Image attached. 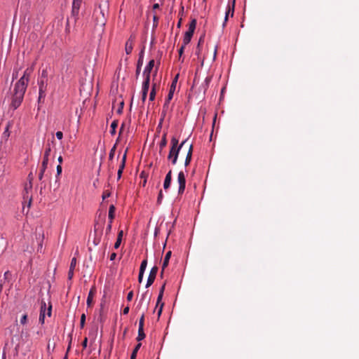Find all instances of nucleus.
I'll return each mask as SVG.
<instances>
[{
    "mask_svg": "<svg viewBox=\"0 0 359 359\" xmlns=\"http://www.w3.org/2000/svg\"><path fill=\"white\" fill-rule=\"evenodd\" d=\"M147 259H144L141 263L140 268V272L144 273V271L147 268Z\"/></svg>",
    "mask_w": 359,
    "mask_h": 359,
    "instance_id": "nucleus-32",
    "label": "nucleus"
},
{
    "mask_svg": "<svg viewBox=\"0 0 359 359\" xmlns=\"http://www.w3.org/2000/svg\"><path fill=\"white\" fill-rule=\"evenodd\" d=\"M165 283H164L161 286V287L160 288L159 294H158V298H157L156 307H158V305L160 304V303L161 302V300H162V298H163V292H164V290H165Z\"/></svg>",
    "mask_w": 359,
    "mask_h": 359,
    "instance_id": "nucleus-20",
    "label": "nucleus"
},
{
    "mask_svg": "<svg viewBox=\"0 0 359 359\" xmlns=\"http://www.w3.org/2000/svg\"><path fill=\"white\" fill-rule=\"evenodd\" d=\"M203 42H204L203 37H202V36L200 37L198 42L197 47H196V54L197 55H199V54L201 53V46L203 43Z\"/></svg>",
    "mask_w": 359,
    "mask_h": 359,
    "instance_id": "nucleus-29",
    "label": "nucleus"
},
{
    "mask_svg": "<svg viewBox=\"0 0 359 359\" xmlns=\"http://www.w3.org/2000/svg\"><path fill=\"white\" fill-rule=\"evenodd\" d=\"M162 198H163V192H162V190H161L158 193V198H157V203L158 204H161Z\"/></svg>",
    "mask_w": 359,
    "mask_h": 359,
    "instance_id": "nucleus-41",
    "label": "nucleus"
},
{
    "mask_svg": "<svg viewBox=\"0 0 359 359\" xmlns=\"http://www.w3.org/2000/svg\"><path fill=\"white\" fill-rule=\"evenodd\" d=\"M177 183L179 184L178 194L182 195L186 187V178L183 171H180L177 176Z\"/></svg>",
    "mask_w": 359,
    "mask_h": 359,
    "instance_id": "nucleus-8",
    "label": "nucleus"
},
{
    "mask_svg": "<svg viewBox=\"0 0 359 359\" xmlns=\"http://www.w3.org/2000/svg\"><path fill=\"white\" fill-rule=\"evenodd\" d=\"M126 154H127V150L126 151L125 154H123V156L122 157V160H121V164L119 165L118 170H123V169L125 168L126 156H127Z\"/></svg>",
    "mask_w": 359,
    "mask_h": 359,
    "instance_id": "nucleus-30",
    "label": "nucleus"
},
{
    "mask_svg": "<svg viewBox=\"0 0 359 359\" xmlns=\"http://www.w3.org/2000/svg\"><path fill=\"white\" fill-rule=\"evenodd\" d=\"M95 292H96V289H95V287L93 286L90 290L88 295V297H87L86 302H87L88 306H91V304L93 303V297L95 296Z\"/></svg>",
    "mask_w": 359,
    "mask_h": 359,
    "instance_id": "nucleus-16",
    "label": "nucleus"
},
{
    "mask_svg": "<svg viewBox=\"0 0 359 359\" xmlns=\"http://www.w3.org/2000/svg\"><path fill=\"white\" fill-rule=\"evenodd\" d=\"M177 79H178V74L175 77V79H173V81L172 82V84L170 86L168 95V96H167V97H166V99L165 100V103H164V104L163 106L162 116H163V118L165 116L167 111L168 110L169 103H170V100L173 97V94H174V92H175V88H176V85H177Z\"/></svg>",
    "mask_w": 359,
    "mask_h": 359,
    "instance_id": "nucleus-3",
    "label": "nucleus"
},
{
    "mask_svg": "<svg viewBox=\"0 0 359 359\" xmlns=\"http://www.w3.org/2000/svg\"><path fill=\"white\" fill-rule=\"evenodd\" d=\"M159 8V5H158V4H154V6H153V8H154V9H157V8Z\"/></svg>",
    "mask_w": 359,
    "mask_h": 359,
    "instance_id": "nucleus-64",
    "label": "nucleus"
},
{
    "mask_svg": "<svg viewBox=\"0 0 359 359\" xmlns=\"http://www.w3.org/2000/svg\"><path fill=\"white\" fill-rule=\"evenodd\" d=\"M234 7H235V2H234V1H233L232 6H228V9H227V11L226 12V15H225L224 26L225 25L226 22L228 20L229 16H230V15H231V16L233 17V13H234Z\"/></svg>",
    "mask_w": 359,
    "mask_h": 359,
    "instance_id": "nucleus-17",
    "label": "nucleus"
},
{
    "mask_svg": "<svg viewBox=\"0 0 359 359\" xmlns=\"http://www.w3.org/2000/svg\"><path fill=\"white\" fill-rule=\"evenodd\" d=\"M82 0H73L72 7L80 9Z\"/></svg>",
    "mask_w": 359,
    "mask_h": 359,
    "instance_id": "nucleus-33",
    "label": "nucleus"
},
{
    "mask_svg": "<svg viewBox=\"0 0 359 359\" xmlns=\"http://www.w3.org/2000/svg\"><path fill=\"white\" fill-rule=\"evenodd\" d=\"M143 276H144V272H139V276H138L139 283H142V279H143Z\"/></svg>",
    "mask_w": 359,
    "mask_h": 359,
    "instance_id": "nucleus-54",
    "label": "nucleus"
},
{
    "mask_svg": "<svg viewBox=\"0 0 359 359\" xmlns=\"http://www.w3.org/2000/svg\"><path fill=\"white\" fill-rule=\"evenodd\" d=\"M123 106H124V102H123V101H122V102H120V104H119V107H118V109H117V113H118V114H122V112H123Z\"/></svg>",
    "mask_w": 359,
    "mask_h": 359,
    "instance_id": "nucleus-39",
    "label": "nucleus"
},
{
    "mask_svg": "<svg viewBox=\"0 0 359 359\" xmlns=\"http://www.w3.org/2000/svg\"><path fill=\"white\" fill-rule=\"evenodd\" d=\"M55 135L58 140H62L63 137V133L61 131H57Z\"/></svg>",
    "mask_w": 359,
    "mask_h": 359,
    "instance_id": "nucleus-47",
    "label": "nucleus"
},
{
    "mask_svg": "<svg viewBox=\"0 0 359 359\" xmlns=\"http://www.w3.org/2000/svg\"><path fill=\"white\" fill-rule=\"evenodd\" d=\"M149 84H150V79H144L142 83V93H148L149 88Z\"/></svg>",
    "mask_w": 359,
    "mask_h": 359,
    "instance_id": "nucleus-21",
    "label": "nucleus"
},
{
    "mask_svg": "<svg viewBox=\"0 0 359 359\" xmlns=\"http://www.w3.org/2000/svg\"><path fill=\"white\" fill-rule=\"evenodd\" d=\"M62 160H63V159H62V157L61 156H60L58 157V158H57V161H58V162L60 163V164H59V165H60V164L62 163Z\"/></svg>",
    "mask_w": 359,
    "mask_h": 359,
    "instance_id": "nucleus-63",
    "label": "nucleus"
},
{
    "mask_svg": "<svg viewBox=\"0 0 359 359\" xmlns=\"http://www.w3.org/2000/svg\"><path fill=\"white\" fill-rule=\"evenodd\" d=\"M31 174L29 175V183H27L25 185L24 191H23V198L25 201H28V208L30 207L32 201V196L30 195V192L32 189V179L30 177Z\"/></svg>",
    "mask_w": 359,
    "mask_h": 359,
    "instance_id": "nucleus-7",
    "label": "nucleus"
},
{
    "mask_svg": "<svg viewBox=\"0 0 359 359\" xmlns=\"http://www.w3.org/2000/svg\"><path fill=\"white\" fill-rule=\"evenodd\" d=\"M111 224H112V223H110V221H109V224L106 228V234H108L110 233V231L111 230Z\"/></svg>",
    "mask_w": 359,
    "mask_h": 359,
    "instance_id": "nucleus-44",
    "label": "nucleus"
},
{
    "mask_svg": "<svg viewBox=\"0 0 359 359\" xmlns=\"http://www.w3.org/2000/svg\"><path fill=\"white\" fill-rule=\"evenodd\" d=\"M94 15H95L97 25L102 27L105 25L106 20L102 10H95L94 12Z\"/></svg>",
    "mask_w": 359,
    "mask_h": 359,
    "instance_id": "nucleus-10",
    "label": "nucleus"
},
{
    "mask_svg": "<svg viewBox=\"0 0 359 359\" xmlns=\"http://www.w3.org/2000/svg\"><path fill=\"white\" fill-rule=\"evenodd\" d=\"M73 276H74V269H69V272H68V278L69 280H71L73 278Z\"/></svg>",
    "mask_w": 359,
    "mask_h": 359,
    "instance_id": "nucleus-48",
    "label": "nucleus"
},
{
    "mask_svg": "<svg viewBox=\"0 0 359 359\" xmlns=\"http://www.w3.org/2000/svg\"><path fill=\"white\" fill-rule=\"evenodd\" d=\"M121 239H117L116 238V243H114V248L115 249H118L119 247H120V245L121 243Z\"/></svg>",
    "mask_w": 359,
    "mask_h": 359,
    "instance_id": "nucleus-43",
    "label": "nucleus"
},
{
    "mask_svg": "<svg viewBox=\"0 0 359 359\" xmlns=\"http://www.w3.org/2000/svg\"><path fill=\"white\" fill-rule=\"evenodd\" d=\"M133 297V291H130L128 293V295H127V300L130 302L132 300Z\"/></svg>",
    "mask_w": 359,
    "mask_h": 359,
    "instance_id": "nucleus-45",
    "label": "nucleus"
},
{
    "mask_svg": "<svg viewBox=\"0 0 359 359\" xmlns=\"http://www.w3.org/2000/svg\"><path fill=\"white\" fill-rule=\"evenodd\" d=\"M46 311V303L44 301H42L41 304L40 313H43L45 316Z\"/></svg>",
    "mask_w": 359,
    "mask_h": 359,
    "instance_id": "nucleus-34",
    "label": "nucleus"
},
{
    "mask_svg": "<svg viewBox=\"0 0 359 359\" xmlns=\"http://www.w3.org/2000/svg\"><path fill=\"white\" fill-rule=\"evenodd\" d=\"M11 275V272L9 271H7L4 273V278L7 279Z\"/></svg>",
    "mask_w": 359,
    "mask_h": 359,
    "instance_id": "nucleus-60",
    "label": "nucleus"
},
{
    "mask_svg": "<svg viewBox=\"0 0 359 359\" xmlns=\"http://www.w3.org/2000/svg\"><path fill=\"white\" fill-rule=\"evenodd\" d=\"M31 72H32V69H27L25 71L23 76L19 79L18 81H17V83L15 84L16 85H19V84L24 85V87L27 88L28 83H29Z\"/></svg>",
    "mask_w": 359,
    "mask_h": 359,
    "instance_id": "nucleus-9",
    "label": "nucleus"
},
{
    "mask_svg": "<svg viewBox=\"0 0 359 359\" xmlns=\"http://www.w3.org/2000/svg\"><path fill=\"white\" fill-rule=\"evenodd\" d=\"M44 320H45L44 314L43 313H40L39 318V323H41V324H43L44 323Z\"/></svg>",
    "mask_w": 359,
    "mask_h": 359,
    "instance_id": "nucleus-42",
    "label": "nucleus"
},
{
    "mask_svg": "<svg viewBox=\"0 0 359 359\" xmlns=\"http://www.w3.org/2000/svg\"><path fill=\"white\" fill-rule=\"evenodd\" d=\"M141 346H142V344H141V343H138V344L135 346V348H134V350H133V351L132 352V354H131V355H130V359H136L137 353V352H138L139 349L140 348Z\"/></svg>",
    "mask_w": 359,
    "mask_h": 359,
    "instance_id": "nucleus-25",
    "label": "nucleus"
},
{
    "mask_svg": "<svg viewBox=\"0 0 359 359\" xmlns=\"http://www.w3.org/2000/svg\"><path fill=\"white\" fill-rule=\"evenodd\" d=\"M122 173H123V170H118V172H117V178H118V180H119L121 177Z\"/></svg>",
    "mask_w": 359,
    "mask_h": 359,
    "instance_id": "nucleus-61",
    "label": "nucleus"
},
{
    "mask_svg": "<svg viewBox=\"0 0 359 359\" xmlns=\"http://www.w3.org/2000/svg\"><path fill=\"white\" fill-rule=\"evenodd\" d=\"M133 48V40L132 37L130 36L128 40L126 43L125 46V50L127 55H129L131 53Z\"/></svg>",
    "mask_w": 359,
    "mask_h": 359,
    "instance_id": "nucleus-18",
    "label": "nucleus"
},
{
    "mask_svg": "<svg viewBox=\"0 0 359 359\" xmlns=\"http://www.w3.org/2000/svg\"><path fill=\"white\" fill-rule=\"evenodd\" d=\"M185 149L187 150V155H186L184 165L187 167L189 165V163L191 161L193 149H194L192 143L189 142L187 146L186 147Z\"/></svg>",
    "mask_w": 359,
    "mask_h": 359,
    "instance_id": "nucleus-13",
    "label": "nucleus"
},
{
    "mask_svg": "<svg viewBox=\"0 0 359 359\" xmlns=\"http://www.w3.org/2000/svg\"><path fill=\"white\" fill-rule=\"evenodd\" d=\"M146 335L144 332V328H138V335L137 337V340L140 341L145 338Z\"/></svg>",
    "mask_w": 359,
    "mask_h": 359,
    "instance_id": "nucleus-26",
    "label": "nucleus"
},
{
    "mask_svg": "<svg viewBox=\"0 0 359 359\" xmlns=\"http://www.w3.org/2000/svg\"><path fill=\"white\" fill-rule=\"evenodd\" d=\"M167 144V140H166V137H165V135H163V137H162L161 140V142L159 144V147H160V149H163Z\"/></svg>",
    "mask_w": 359,
    "mask_h": 359,
    "instance_id": "nucleus-31",
    "label": "nucleus"
},
{
    "mask_svg": "<svg viewBox=\"0 0 359 359\" xmlns=\"http://www.w3.org/2000/svg\"><path fill=\"white\" fill-rule=\"evenodd\" d=\"M171 251H168L167 252V253L165 254V256L164 257V259H163V271L165 270V269L168 266V264H169V260H170V258L171 257Z\"/></svg>",
    "mask_w": 359,
    "mask_h": 359,
    "instance_id": "nucleus-19",
    "label": "nucleus"
},
{
    "mask_svg": "<svg viewBox=\"0 0 359 359\" xmlns=\"http://www.w3.org/2000/svg\"><path fill=\"white\" fill-rule=\"evenodd\" d=\"M76 265V257H73L71 260L69 269L74 270Z\"/></svg>",
    "mask_w": 359,
    "mask_h": 359,
    "instance_id": "nucleus-37",
    "label": "nucleus"
},
{
    "mask_svg": "<svg viewBox=\"0 0 359 359\" xmlns=\"http://www.w3.org/2000/svg\"><path fill=\"white\" fill-rule=\"evenodd\" d=\"M27 322V314H24L22 317H21V319H20V323L22 325H25Z\"/></svg>",
    "mask_w": 359,
    "mask_h": 359,
    "instance_id": "nucleus-38",
    "label": "nucleus"
},
{
    "mask_svg": "<svg viewBox=\"0 0 359 359\" xmlns=\"http://www.w3.org/2000/svg\"><path fill=\"white\" fill-rule=\"evenodd\" d=\"M161 305H160V307L158 309V317L159 318L161 315V313H162V311H163V305L164 304L163 303H160Z\"/></svg>",
    "mask_w": 359,
    "mask_h": 359,
    "instance_id": "nucleus-46",
    "label": "nucleus"
},
{
    "mask_svg": "<svg viewBox=\"0 0 359 359\" xmlns=\"http://www.w3.org/2000/svg\"><path fill=\"white\" fill-rule=\"evenodd\" d=\"M51 314H52V305L50 303H49V306L47 309V312H46V315L48 316V317H50L51 316Z\"/></svg>",
    "mask_w": 359,
    "mask_h": 359,
    "instance_id": "nucleus-40",
    "label": "nucleus"
},
{
    "mask_svg": "<svg viewBox=\"0 0 359 359\" xmlns=\"http://www.w3.org/2000/svg\"><path fill=\"white\" fill-rule=\"evenodd\" d=\"M156 83H153L152 88H151V90L149 94V100L150 101H154L155 99V96H156Z\"/></svg>",
    "mask_w": 359,
    "mask_h": 359,
    "instance_id": "nucleus-24",
    "label": "nucleus"
},
{
    "mask_svg": "<svg viewBox=\"0 0 359 359\" xmlns=\"http://www.w3.org/2000/svg\"><path fill=\"white\" fill-rule=\"evenodd\" d=\"M147 93H142V101L143 102H145L146 99H147Z\"/></svg>",
    "mask_w": 359,
    "mask_h": 359,
    "instance_id": "nucleus-59",
    "label": "nucleus"
},
{
    "mask_svg": "<svg viewBox=\"0 0 359 359\" xmlns=\"http://www.w3.org/2000/svg\"><path fill=\"white\" fill-rule=\"evenodd\" d=\"M115 151H116V144L110 150L109 155V160H111L114 158V154H115Z\"/></svg>",
    "mask_w": 359,
    "mask_h": 359,
    "instance_id": "nucleus-36",
    "label": "nucleus"
},
{
    "mask_svg": "<svg viewBox=\"0 0 359 359\" xmlns=\"http://www.w3.org/2000/svg\"><path fill=\"white\" fill-rule=\"evenodd\" d=\"M114 213H115V206L114 205H111L109 208V220L110 223L113 222V219H114Z\"/></svg>",
    "mask_w": 359,
    "mask_h": 359,
    "instance_id": "nucleus-23",
    "label": "nucleus"
},
{
    "mask_svg": "<svg viewBox=\"0 0 359 359\" xmlns=\"http://www.w3.org/2000/svg\"><path fill=\"white\" fill-rule=\"evenodd\" d=\"M26 88L24 87V85H16L15 84L13 89V94L11 99V107L14 110L20 107L24 95L26 91Z\"/></svg>",
    "mask_w": 359,
    "mask_h": 359,
    "instance_id": "nucleus-2",
    "label": "nucleus"
},
{
    "mask_svg": "<svg viewBox=\"0 0 359 359\" xmlns=\"http://www.w3.org/2000/svg\"><path fill=\"white\" fill-rule=\"evenodd\" d=\"M196 19L191 20V21L190 22L189 25V29L187 32H186L185 35L183 39L182 44H184V46H187V44H189L190 43L191 39L194 35V30L196 29Z\"/></svg>",
    "mask_w": 359,
    "mask_h": 359,
    "instance_id": "nucleus-5",
    "label": "nucleus"
},
{
    "mask_svg": "<svg viewBox=\"0 0 359 359\" xmlns=\"http://www.w3.org/2000/svg\"><path fill=\"white\" fill-rule=\"evenodd\" d=\"M39 85V97L38 104H43L46 95V90L48 86V81H38Z\"/></svg>",
    "mask_w": 359,
    "mask_h": 359,
    "instance_id": "nucleus-6",
    "label": "nucleus"
},
{
    "mask_svg": "<svg viewBox=\"0 0 359 359\" xmlns=\"http://www.w3.org/2000/svg\"><path fill=\"white\" fill-rule=\"evenodd\" d=\"M116 254L115 252H113L110 255V260L113 261L116 259Z\"/></svg>",
    "mask_w": 359,
    "mask_h": 359,
    "instance_id": "nucleus-58",
    "label": "nucleus"
},
{
    "mask_svg": "<svg viewBox=\"0 0 359 359\" xmlns=\"http://www.w3.org/2000/svg\"><path fill=\"white\" fill-rule=\"evenodd\" d=\"M129 310H130V308L129 306H126V308H124V309L123 310V313L124 315H127L128 313H129Z\"/></svg>",
    "mask_w": 359,
    "mask_h": 359,
    "instance_id": "nucleus-56",
    "label": "nucleus"
},
{
    "mask_svg": "<svg viewBox=\"0 0 359 359\" xmlns=\"http://www.w3.org/2000/svg\"><path fill=\"white\" fill-rule=\"evenodd\" d=\"M186 46H184V44H182L180 47V48L179 49V55H180V57H181L184 53V48H185Z\"/></svg>",
    "mask_w": 359,
    "mask_h": 359,
    "instance_id": "nucleus-50",
    "label": "nucleus"
},
{
    "mask_svg": "<svg viewBox=\"0 0 359 359\" xmlns=\"http://www.w3.org/2000/svg\"><path fill=\"white\" fill-rule=\"evenodd\" d=\"M4 135L5 137H8L9 136V133H8V127L6 128V131L4 133Z\"/></svg>",
    "mask_w": 359,
    "mask_h": 359,
    "instance_id": "nucleus-62",
    "label": "nucleus"
},
{
    "mask_svg": "<svg viewBox=\"0 0 359 359\" xmlns=\"http://www.w3.org/2000/svg\"><path fill=\"white\" fill-rule=\"evenodd\" d=\"M79 9L72 7V13L74 15H77L79 14Z\"/></svg>",
    "mask_w": 359,
    "mask_h": 359,
    "instance_id": "nucleus-51",
    "label": "nucleus"
},
{
    "mask_svg": "<svg viewBox=\"0 0 359 359\" xmlns=\"http://www.w3.org/2000/svg\"><path fill=\"white\" fill-rule=\"evenodd\" d=\"M62 173V166L61 165H58L57 166V177H58Z\"/></svg>",
    "mask_w": 359,
    "mask_h": 359,
    "instance_id": "nucleus-49",
    "label": "nucleus"
},
{
    "mask_svg": "<svg viewBox=\"0 0 359 359\" xmlns=\"http://www.w3.org/2000/svg\"><path fill=\"white\" fill-rule=\"evenodd\" d=\"M172 181V170H169V172L167 173L164 182H163V188L164 189H168L170 188Z\"/></svg>",
    "mask_w": 359,
    "mask_h": 359,
    "instance_id": "nucleus-15",
    "label": "nucleus"
},
{
    "mask_svg": "<svg viewBox=\"0 0 359 359\" xmlns=\"http://www.w3.org/2000/svg\"><path fill=\"white\" fill-rule=\"evenodd\" d=\"M88 339L86 337L82 342V346L85 348L87 347Z\"/></svg>",
    "mask_w": 359,
    "mask_h": 359,
    "instance_id": "nucleus-57",
    "label": "nucleus"
},
{
    "mask_svg": "<svg viewBox=\"0 0 359 359\" xmlns=\"http://www.w3.org/2000/svg\"><path fill=\"white\" fill-rule=\"evenodd\" d=\"M118 121L117 120H114L113 121V122L111 123V130H110V133L114 135H115L116 133V129L118 126Z\"/></svg>",
    "mask_w": 359,
    "mask_h": 359,
    "instance_id": "nucleus-28",
    "label": "nucleus"
},
{
    "mask_svg": "<svg viewBox=\"0 0 359 359\" xmlns=\"http://www.w3.org/2000/svg\"><path fill=\"white\" fill-rule=\"evenodd\" d=\"M38 81H48V71L47 69H43L41 75L38 79Z\"/></svg>",
    "mask_w": 359,
    "mask_h": 359,
    "instance_id": "nucleus-27",
    "label": "nucleus"
},
{
    "mask_svg": "<svg viewBox=\"0 0 359 359\" xmlns=\"http://www.w3.org/2000/svg\"><path fill=\"white\" fill-rule=\"evenodd\" d=\"M148 304H149V302H147V303L146 304L145 311H144L142 313V315L140 316V320H139V328H144L145 311L147 310Z\"/></svg>",
    "mask_w": 359,
    "mask_h": 359,
    "instance_id": "nucleus-22",
    "label": "nucleus"
},
{
    "mask_svg": "<svg viewBox=\"0 0 359 359\" xmlns=\"http://www.w3.org/2000/svg\"><path fill=\"white\" fill-rule=\"evenodd\" d=\"M123 236V231L122 230L119 231L118 233L117 239L122 240Z\"/></svg>",
    "mask_w": 359,
    "mask_h": 359,
    "instance_id": "nucleus-55",
    "label": "nucleus"
},
{
    "mask_svg": "<svg viewBox=\"0 0 359 359\" xmlns=\"http://www.w3.org/2000/svg\"><path fill=\"white\" fill-rule=\"evenodd\" d=\"M86 322V315L83 313L81 316V320H80V327L81 328H83L85 325Z\"/></svg>",
    "mask_w": 359,
    "mask_h": 359,
    "instance_id": "nucleus-35",
    "label": "nucleus"
},
{
    "mask_svg": "<svg viewBox=\"0 0 359 359\" xmlns=\"http://www.w3.org/2000/svg\"><path fill=\"white\" fill-rule=\"evenodd\" d=\"M144 299V295H143L142 299L140 300V302H139L138 305L137 306V309H140V308L143 304Z\"/></svg>",
    "mask_w": 359,
    "mask_h": 359,
    "instance_id": "nucleus-52",
    "label": "nucleus"
},
{
    "mask_svg": "<svg viewBox=\"0 0 359 359\" xmlns=\"http://www.w3.org/2000/svg\"><path fill=\"white\" fill-rule=\"evenodd\" d=\"M50 152H51V147H50V144H48L46 145V149L44 151L43 158V161H42V163H41V167L40 172L39 174V179L40 180H42L44 172L47 168L48 163V158L50 154Z\"/></svg>",
    "mask_w": 359,
    "mask_h": 359,
    "instance_id": "nucleus-4",
    "label": "nucleus"
},
{
    "mask_svg": "<svg viewBox=\"0 0 359 359\" xmlns=\"http://www.w3.org/2000/svg\"><path fill=\"white\" fill-rule=\"evenodd\" d=\"M154 60H151L144 68L143 72V76L144 79H150V74L154 67Z\"/></svg>",
    "mask_w": 359,
    "mask_h": 359,
    "instance_id": "nucleus-12",
    "label": "nucleus"
},
{
    "mask_svg": "<svg viewBox=\"0 0 359 359\" xmlns=\"http://www.w3.org/2000/svg\"><path fill=\"white\" fill-rule=\"evenodd\" d=\"M158 270V268L156 266H154L151 268L149 275V277H148V279H147L146 287H149L153 284V283L155 280Z\"/></svg>",
    "mask_w": 359,
    "mask_h": 359,
    "instance_id": "nucleus-11",
    "label": "nucleus"
},
{
    "mask_svg": "<svg viewBox=\"0 0 359 359\" xmlns=\"http://www.w3.org/2000/svg\"><path fill=\"white\" fill-rule=\"evenodd\" d=\"M143 58H144V50H142L139 55V59L137 63V67H136V72H135V76L136 79L138 78L141 68L143 64Z\"/></svg>",
    "mask_w": 359,
    "mask_h": 359,
    "instance_id": "nucleus-14",
    "label": "nucleus"
},
{
    "mask_svg": "<svg viewBox=\"0 0 359 359\" xmlns=\"http://www.w3.org/2000/svg\"><path fill=\"white\" fill-rule=\"evenodd\" d=\"M189 143L188 139L183 140L180 144L178 140L173 137L170 141V149L169 151V154L168 156V159L171 161L172 165H175L177 163V161L178 158L179 153L182 149H185L186 147Z\"/></svg>",
    "mask_w": 359,
    "mask_h": 359,
    "instance_id": "nucleus-1",
    "label": "nucleus"
},
{
    "mask_svg": "<svg viewBox=\"0 0 359 359\" xmlns=\"http://www.w3.org/2000/svg\"><path fill=\"white\" fill-rule=\"evenodd\" d=\"M110 196V192L108 191H105L103 193L102 198L103 199H105L106 198H108Z\"/></svg>",
    "mask_w": 359,
    "mask_h": 359,
    "instance_id": "nucleus-53",
    "label": "nucleus"
}]
</instances>
